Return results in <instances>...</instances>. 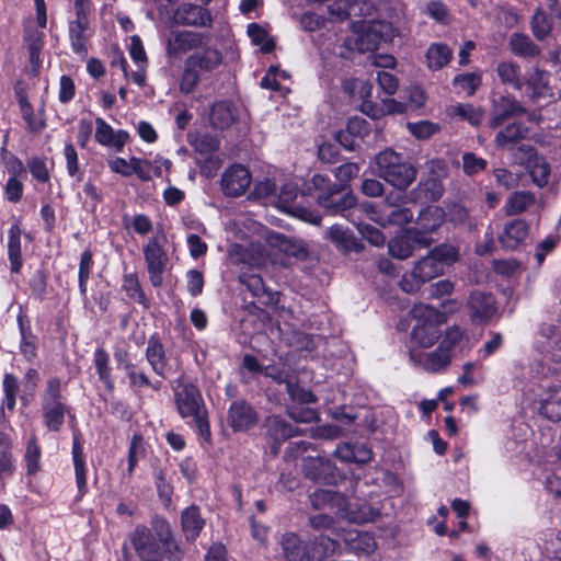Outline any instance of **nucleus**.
<instances>
[{"label": "nucleus", "instance_id": "58", "mask_svg": "<svg viewBox=\"0 0 561 561\" xmlns=\"http://www.w3.org/2000/svg\"><path fill=\"white\" fill-rule=\"evenodd\" d=\"M288 414L297 423H312L318 419L316 410L298 405L289 407Z\"/></svg>", "mask_w": 561, "mask_h": 561}, {"label": "nucleus", "instance_id": "64", "mask_svg": "<svg viewBox=\"0 0 561 561\" xmlns=\"http://www.w3.org/2000/svg\"><path fill=\"white\" fill-rule=\"evenodd\" d=\"M425 13L439 23H447L449 20L446 5L440 1H430L425 7Z\"/></svg>", "mask_w": 561, "mask_h": 561}, {"label": "nucleus", "instance_id": "23", "mask_svg": "<svg viewBox=\"0 0 561 561\" xmlns=\"http://www.w3.org/2000/svg\"><path fill=\"white\" fill-rule=\"evenodd\" d=\"M340 538L355 553L370 554L376 549L374 537L355 528H343Z\"/></svg>", "mask_w": 561, "mask_h": 561}, {"label": "nucleus", "instance_id": "43", "mask_svg": "<svg viewBox=\"0 0 561 561\" xmlns=\"http://www.w3.org/2000/svg\"><path fill=\"white\" fill-rule=\"evenodd\" d=\"M94 364L99 378L106 388L112 389L113 382L111 379V367L108 354L103 348H98L94 353Z\"/></svg>", "mask_w": 561, "mask_h": 561}, {"label": "nucleus", "instance_id": "38", "mask_svg": "<svg viewBox=\"0 0 561 561\" xmlns=\"http://www.w3.org/2000/svg\"><path fill=\"white\" fill-rule=\"evenodd\" d=\"M510 48L513 54L523 57H534L540 51L527 35L520 33H514L511 35Z\"/></svg>", "mask_w": 561, "mask_h": 561}, {"label": "nucleus", "instance_id": "34", "mask_svg": "<svg viewBox=\"0 0 561 561\" xmlns=\"http://www.w3.org/2000/svg\"><path fill=\"white\" fill-rule=\"evenodd\" d=\"M8 254L12 272H19L21 261V230L16 225L11 226L8 234Z\"/></svg>", "mask_w": 561, "mask_h": 561}, {"label": "nucleus", "instance_id": "40", "mask_svg": "<svg viewBox=\"0 0 561 561\" xmlns=\"http://www.w3.org/2000/svg\"><path fill=\"white\" fill-rule=\"evenodd\" d=\"M388 249L391 256L399 260H405L413 253V244L407 232L391 239L388 243Z\"/></svg>", "mask_w": 561, "mask_h": 561}, {"label": "nucleus", "instance_id": "6", "mask_svg": "<svg viewBox=\"0 0 561 561\" xmlns=\"http://www.w3.org/2000/svg\"><path fill=\"white\" fill-rule=\"evenodd\" d=\"M178 412L183 419L191 417L202 436L210 435L206 410L199 390L192 383L179 382L174 389Z\"/></svg>", "mask_w": 561, "mask_h": 561}, {"label": "nucleus", "instance_id": "48", "mask_svg": "<svg viewBox=\"0 0 561 561\" xmlns=\"http://www.w3.org/2000/svg\"><path fill=\"white\" fill-rule=\"evenodd\" d=\"M268 427L271 434L276 439H287L297 435V430L293 425L287 424L284 420L277 416H272L268 419Z\"/></svg>", "mask_w": 561, "mask_h": 561}, {"label": "nucleus", "instance_id": "27", "mask_svg": "<svg viewBox=\"0 0 561 561\" xmlns=\"http://www.w3.org/2000/svg\"><path fill=\"white\" fill-rule=\"evenodd\" d=\"M527 236V224L522 219H515L505 226L499 239L504 248L514 250L525 241Z\"/></svg>", "mask_w": 561, "mask_h": 561}, {"label": "nucleus", "instance_id": "21", "mask_svg": "<svg viewBox=\"0 0 561 561\" xmlns=\"http://www.w3.org/2000/svg\"><path fill=\"white\" fill-rule=\"evenodd\" d=\"M175 18L182 24L194 27L209 26L211 23L209 11L192 3H182L175 12Z\"/></svg>", "mask_w": 561, "mask_h": 561}, {"label": "nucleus", "instance_id": "50", "mask_svg": "<svg viewBox=\"0 0 561 561\" xmlns=\"http://www.w3.org/2000/svg\"><path fill=\"white\" fill-rule=\"evenodd\" d=\"M453 83L468 95H472L481 84V76L476 72L459 75L454 78Z\"/></svg>", "mask_w": 561, "mask_h": 561}, {"label": "nucleus", "instance_id": "26", "mask_svg": "<svg viewBox=\"0 0 561 561\" xmlns=\"http://www.w3.org/2000/svg\"><path fill=\"white\" fill-rule=\"evenodd\" d=\"M146 359L151 369L160 377L164 378L168 370V357L160 340L151 336L147 342Z\"/></svg>", "mask_w": 561, "mask_h": 561}, {"label": "nucleus", "instance_id": "63", "mask_svg": "<svg viewBox=\"0 0 561 561\" xmlns=\"http://www.w3.org/2000/svg\"><path fill=\"white\" fill-rule=\"evenodd\" d=\"M494 178L499 185L503 186L506 190L514 188L519 183V175L516 173H513L506 169H495L493 171Z\"/></svg>", "mask_w": 561, "mask_h": 561}, {"label": "nucleus", "instance_id": "25", "mask_svg": "<svg viewBox=\"0 0 561 561\" xmlns=\"http://www.w3.org/2000/svg\"><path fill=\"white\" fill-rule=\"evenodd\" d=\"M325 237L343 252H359L362 250L354 233L343 226L333 225L327 230Z\"/></svg>", "mask_w": 561, "mask_h": 561}, {"label": "nucleus", "instance_id": "37", "mask_svg": "<svg viewBox=\"0 0 561 561\" xmlns=\"http://www.w3.org/2000/svg\"><path fill=\"white\" fill-rule=\"evenodd\" d=\"M528 129L522 124H512L497 133L495 144L500 148H506L514 145L519 139L524 138Z\"/></svg>", "mask_w": 561, "mask_h": 561}, {"label": "nucleus", "instance_id": "41", "mask_svg": "<svg viewBox=\"0 0 561 561\" xmlns=\"http://www.w3.org/2000/svg\"><path fill=\"white\" fill-rule=\"evenodd\" d=\"M553 18L548 15L542 9H538L531 21L533 33L538 39H543L549 35L553 26Z\"/></svg>", "mask_w": 561, "mask_h": 561}, {"label": "nucleus", "instance_id": "22", "mask_svg": "<svg viewBox=\"0 0 561 561\" xmlns=\"http://www.w3.org/2000/svg\"><path fill=\"white\" fill-rule=\"evenodd\" d=\"M318 203L329 214L335 215L354 207L356 198L351 193L340 196L337 185H334L329 193H322L318 196Z\"/></svg>", "mask_w": 561, "mask_h": 561}, {"label": "nucleus", "instance_id": "31", "mask_svg": "<svg viewBox=\"0 0 561 561\" xmlns=\"http://www.w3.org/2000/svg\"><path fill=\"white\" fill-rule=\"evenodd\" d=\"M453 49L444 43H433L426 51L427 66L431 70H439L453 58Z\"/></svg>", "mask_w": 561, "mask_h": 561}, {"label": "nucleus", "instance_id": "56", "mask_svg": "<svg viewBox=\"0 0 561 561\" xmlns=\"http://www.w3.org/2000/svg\"><path fill=\"white\" fill-rule=\"evenodd\" d=\"M486 168V161L472 152L462 156V170L468 175H473Z\"/></svg>", "mask_w": 561, "mask_h": 561}, {"label": "nucleus", "instance_id": "9", "mask_svg": "<svg viewBox=\"0 0 561 561\" xmlns=\"http://www.w3.org/2000/svg\"><path fill=\"white\" fill-rule=\"evenodd\" d=\"M210 42V36L201 32H172L167 39V55L179 57Z\"/></svg>", "mask_w": 561, "mask_h": 561}, {"label": "nucleus", "instance_id": "20", "mask_svg": "<svg viewBox=\"0 0 561 561\" xmlns=\"http://www.w3.org/2000/svg\"><path fill=\"white\" fill-rule=\"evenodd\" d=\"M470 317L476 322L486 321L496 312L495 300L492 295L474 291L468 300Z\"/></svg>", "mask_w": 561, "mask_h": 561}, {"label": "nucleus", "instance_id": "51", "mask_svg": "<svg viewBox=\"0 0 561 561\" xmlns=\"http://www.w3.org/2000/svg\"><path fill=\"white\" fill-rule=\"evenodd\" d=\"M310 526L318 531L331 530L336 537L341 536L342 527H336L332 517L325 514H317L309 518Z\"/></svg>", "mask_w": 561, "mask_h": 561}, {"label": "nucleus", "instance_id": "10", "mask_svg": "<svg viewBox=\"0 0 561 561\" xmlns=\"http://www.w3.org/2000/svg\"><path fill=\"white\" fill-rule=\"evenodd\" d=\"M44 411L47 427L51 431H58L65 416V408L60 402V381L58 379L48 382L44 397Z\"/></svg>", "mask_w": 561, "mask_h": 561}, {"label": "nucleus", "instance_id": "8", "mask_svg": "<svg viewBox=\"0 0 561 561\" xmlns=\"http://www.w3.org/2000/svg\"><path fill=\"white\" fill-rule=\"evenodd\" d=\"M165 237L163 233L149 238L142 244V254L147 264L149 279L154 287L162 285V274L168 263V255L163 249Z\"/></svg>", "mask_w": 561, "mask_h": 561}, {"label": "nucleus", "instance_id": "60", "mask_svg": "<svg viewBox=\"0 0 561 561\" xmlns=\"http://www.w3.org/2000/svg\"><path fill=\"white\" fill-rule=\"evenodd\" d=\"M357 228L363 238L366 239L373 245L381 247L385 244L386 238L382 234V232L376 227L368 224H362L358 225Z\"/></svg>", "mask_w": 561, "mask_h": 561}, {"label": "nucleus", "instance_id": "59", "mask_svg": "<svg viewBox=\"0 0 561 561\" xmlns=\"http://www.w3.org/2000/svg\"><path fill=\"white\" fill-rule=\"evenodd\" d=\"M463 332L458 327H453L448 329L445 333V336L439 343L445 351L451 354V350L458 346L463 341Z\"/></svg>", "mask_w": 561, "mask_h": 561}, {"label": "nucleus", "instance_id": "28", "mask_svg": "<svg viewBox=\"0 0 561 561\" xmlns=\"http://www.w3.org/2000/svg\"><path fill=\"white\" fill-rule=\"evenodd\" d=\"M282 547L287 561H312L307 543L296 534L289 533L284 535Z\"/></svg>", "mask_w": 561, "mask_h": 561}, {"label": "nucleus", "instance_id": "5", "mask_svg": "<svg viewBox=\"0 0 561 561\" xmlns=\"http://www.w3.org/2000/svg\"><path fill=\"white\" fill-rule=\"evenodd\" d=\"M412 314L416 323L411 332L410 347L423 350L434 346L442 337V313L427 305H419L412 309Z\"/></svg>", "mask_w": 561, "mask_h": 561}, {"label": "nucleus", "instance_id": "13", "mask_svg": "<svg viewBox=\"0 0 561 561\" xmlns=\"http://www.w3.org/2000/svg\"><path fill=\"white\" fill-rule=\"evenodd\" d=\"M297 195L298 184L293 182L285 183L279 191L278 207L286 213L296 214L305 221H308L313 225H319L321 220L319 214L293 205V202L296 199Z\"/></svg>", "mask_w": 561, "mask_h": 561}, {"label": "nucleus", "instance_id": "55", "mask_svg": "<svg viewBox=\"0 0 561 561\" xmlns=\"http://www.w3.org/2000/svg\"><path fill=\"white\" fill-rule=\"evenodd\" d=\"M67 172L71 178L81 179L82 172L79 169L78 153L72 144H67L64 149Z\"/></svg>", "mask_w": 561, "mask_h": 561}, {"label": "nucleus", "instance_id": "46", "mask_svg": "<svg viewBox=\"0 0 561 561\" xmlns=\"http://www.w3.org/2000/svg\"><path fill=\"white\" fill-rule=\"evenodd\" d=\"M353 88L358 90L359 96L364 100L362 104V111L371 117L378 116V110H375L369 98L371 96L373 85L362 80H354Z\"/></svg>", "mask_w": 561, "mask_h": 561}, {"label": "nucleus", "instance_id": "7", "mask_svg": "<svg viewBox=\"0 0 561 561\" xmlns=\"http://www.w3.org/2000/svg\"><path fill=\"white\" fill-rule=\"evenodd\" d=\"M387 26L375 20H358L352 23V33L344 41L348 50L357 53L373 51L383 37Z\"/></svg>", "mask_w": 561, "mask_h": 561}, {"label": "nucleus", "instance_id": "24", "mask_svg": "<svg viewBox=\"0 0 561 561\" xmlns=\"http://www.w3.org/2000/svg\"><path fill=\"white\" fill-rule=\"evenodd\" d=\"M229 422L233 430L244 431L257 422L255 411L244 401H236L229 410Z\"/></svg>", "mask_w": 561, "mask_h": 561}, {"label": "nucleus", "instance_id": "14", "mask_svg": "<svg viewBox=\"0 0 561 561\" xmlns=\"http://www.w3.org/2000/svg\"><path fill=\"white\" fill-rule=\"evenodd\" d=\"M91 35L89 13H76V19L69 22V39L75 54L87 55V42Z\"/></svg>", "mask_w": 561, "mask_h": 561}, {"label": "nucleus", "instance_id": "12", "mask_svg": "<svg viewBox=\"0 0 561 561\" xmlns=\"http://www.w3.org/2000/svg\"><path fill=\"white\" fill-rule=\"evenodd\" d=\"M251 181V173L245 167L233 164L224 172L221 186L226 195L236 197L242 195L248 190Z\"/></svg>", "mask_w": 561, "mask_h": 561}, {"label": "nucleus", "instance_id": "16", "mask_svg": "<svg viewBox=\"0 0 561 561\" xmlns=\"http://www.w3.org/2000/svg\"><path fill=\"white\" fill-rule=\"evenodd\" d=\"M302 471L307 478L323 483L335 480V467L325 457H307L302 462Z\"/></svg>", "mask_w": 561, "mask_h": 561}, {"label": "nucleus", "instance_id": "15", "mask_svg": "<svg viewBox=\"0 0 561 561\" xmlns=\"http://www.w3.org/2000/svg\"><path fill=\"white\" fill-rule=\"evenodd\" d=\"M524 113L525 108L516 99L510 95H501L492 102L490 126L492 128L499 127L506 119Z\"/></svg>", "mask_w": 561, "mask_h": 561}, {"label": "nucleus", "instance_id": "61", "mask_svg": "<svg viewBox=\"0 0 561 561\" xmlns=\"http://www.w3.org/2000/svg\"><path fill=\"white\" fill-rule=\"evenodd\" d=\"M286 391L296 403H311L316 401V397L311 391L294 385L291 380L287 382Z\"/></svg>", "mask_w": 561, "mask_h": 561}, {"label": "nucleus", "instance_id": "11", "mask_svg": "<svg viewBox=\"0 0 561 561\" xmlns=\"http://www.w3.org/2000/svg\"><path fill=\"white\" fill-rule=\"evenodd\" d=\"M409 355L411 362L430 373H438L445 369L451 362V354L439 345L432 352H423L416 347H410Z\"/></svg>", "mask_w": 561, "mask_h": 561}, {"label": "nucleus", "instance_id": "17", "mask_svg": "<svg viewBox=\"0 0 561 561\" xmlns=\"http://www.w3.org/2000/svg\"><path fill=\"white\" fill-rule=\"evenodd\" d=\"M539 413L548 420H561V386L553 385L543 389L536 400Z\"/></svg>", "mask_w": 561, "mask_h": 561}, {"label": "nucleus", "instance_id": "42", "mask_svg": "<svg viewBox=\"0 0 561 561\" xmlns=\"http://www.w3.org/2000/svg\"><path fill=\"white\" fill-rule=\"evenodd\" d=\"M525 84L527 89H529V95L531 98H540L546 94L548 87V75L543 71L535 69L529 73Z\"/></svg>", "mask_w": 561, "mask_h": 561}, {"label": "nucleus", "instance_id": "45", "mask_svg": "<svg viewBox=\"0 0 561 561\" xmlns=\"http://www.w3.org/2000/svg\"><path fill=\"white\" fill-rule=\"evenodd\" d=\"M145 456V443L140 435H134L128 450L127 473L131 476L138 461Z\"/></svg>", "mask_w": 561, "mask_h": 561}, {"label": "nucleus", "instance_id": "62", "mask_svg": "<svg viewBox=\"0 0 561 561\" xmlns=\"http://www.w3.org/2000/svg\"><path fill=\"white\" fill-rule=\"evenodd\" d=\"M133 174H136L141 181H150L152 178V161L131 157Z\"/></svg>", "mask_w": 561, "mask_h": 561}, {"label": "nucleus", "instance_id": "36", "mask_svg": "<svg viewBox=\"0 0 561 561\" xmlns=\"http://www.w3.org/2000/svg\"><path fill=\"white\" fill-rule=\"evenodd\" d=\"M496 73L500 80L512 85L516 90H522L524 83L520 80V69L513 61H501L496 67Z\"/></svg>", "mask_w": 561, "mask_h": 561}, {"label": "nucleus", "instance_id": "1", "mask_svg": "<svg viewBox=\"0 0 561 561\" xmlns=\"http://www.w3.org/2000/svg\"><path fill=\"white\" fill-rule=\"evenodd\" d=\"M460 257L459 248L451 243H442L415 262L412 271L405 274L400 286L405 293H413L431 279L444 274L445 270Z\"/></svg>", "mask_w": 561, "mask_h": 561}, {"label": "nucleus", "instance_id": "54", "mask_svg": "<svg viewBox=\"0 0 561 561\" xmlns=\"http://www.w3.org/2000/svg\"><path fill=\"white\" fill-rule=\"evenodd\" d=\"M240 282L249 289L254 297H262L266 294V288L263 279L256 274L243 273L240 275Z\"/></svg>", "mask_w": 561, "mask_h": 561}, {"label": "nucleus", "instance_id": "35", "mask_svg": "<svg viewBox=\"0 0 561 561\" xmlns=\"http://www.w3.org/2000/svg\"><path fill=\"white\" fill-rule=\"evenodd\" d=\"M535 204V195L529 192L518 191L513 193L505 203L506 215H517Z\"/></svg>", "mask_w": 561, "mask_h": 561}, {"label": "nucleus", "instance_id": "53", "mask_svg": "<svg viewBox=\"0 0 561 561\" xmlns=\"http://www.w3.org/2000/svg\"><path fill=\"white\" fill-rule=\"evenodd\" d=\"M122 287L129 298L135 299L136 301H138L140 304L145 302V295L141 290V287H140V284H139V280H138V277L136 276V274H133V273L126 274L124 276Z\"/></svg>", "mask_w": 561, "mask_h": 561}, {"label": "nucleus", "instance_id": "3", "mask_svg": "<svg viewBox=\"0 0 561 561\" xmlns=\"http://www.w3.org/2000/svg\"><path fill=\"white\" fill-rule=\"evenodd\" d=\"M169 536V525L162 524L156 531L138 526L129 535L123 547L124 560L162 561L161 541Z\"/></svg>", "mask_w": 561, "mask_h": 561}, {"label": "nucleus", "instance_id": "4", "mask_svg": "<svg viewBox=\"0 0 561 561\" xmlns=\"http://www.w3.org/2000/svg\"><path fill=\"white\" fill-rule=\"evenodd\" d=\"M375 164V173L397 190L405 191L416 179L415 167L393 149L376 154Z\"/></svg>", "mask_w": 561, "mask_h": 561}, {"label": "nucleus", "instance_id": "44", "mask_svg": "<svg viewBox=\"0 0 561 561\" xmlns=\"http://www.w3.org/2000/svg\"><path fill=\"white\" fill-rule=\"evenodd\" d=\"M248 35L255 45H260L264 53H270L274 48V42L268 37L266 31L256 23L248 25Z\"/></svg>", "mask_w": 561, "mask_h": 561}, {"label": "nucleus", "instance_id": "49", "mask_svg": "<svg viewBox=\"0 0 561 561\" xmlns=\"http://www.w3.org/2000/svg\"><path fill=\"white\" fill-rule=\"evenodd\" d=\"M210 119L214 126L224 129L231 124L233 117L226 103H217L211 108Z\"/></svg>", "mask_w": 561, "mask_h": 561}, {"label": "nucleus", "instance_id": "52", "mask_svg": "<svg viewBox=\"0 0 561 561\" xmlns=\"http://www.w3.org/2000/svg\"><path fill=\"white\" fill-rule=\"evenodd\" d=\"M409 131L417 139H427L439 130V125L430 121L408 123Z\"/></svg>", "mask_w": 561, "mask_h": 561}, {"label": "nucleus", "instance_id": "32", "mask_svg": "<svg viewBox=\"0 0 561 561\" xmlns=\"http://www.w3.org/2000/svg\"><path fill=\"white\" fill-rule=\"evenodd\" d=\"M203 527L204 519L201 517L198 507L190 506L182 513V528L186 539H196Z\"/></svg>", "mask_w": 561, "mask_h": 561}, {"label": "nucleus", "instance_id": "33", "mask_svg": "<svg viewBox=\"0 0 561 561\" xmlns=\"http://www.w3.org/2000/svg\"><path fill=\"white\" fill-rule=\"evenodd\" d=\"M446 218L443 208L438 206H428L423 209L417 217V225L425 232L436 231Z\"/></svg>", "mask_w": 561, "mask_h": 561}, {"label": "nucleus", "instance_id": "57", "mask_svg": "<svg viewBox=\"0 0 561 561\" xmlns=\"http://www.w3.org/2000/svg\"><path fill=\"white\" fill-rule=\"evenodd\" d=\"M41 458V448L36 444L35 439L32 438L26 445L25 461L28 473H35L38 470V463Z\"/></svg>", "mask_w": 561, "mask_h": 561}, {"label": "nucleus", "instance_id": "39", "mask_svg": "<svg viewBox=\"0 0 561 561\" xmlns=\"http://www.w3.org/2000/svg\"><path fill=\"white\" fill-rule=\"evenodd\" d=\"M370 218L381 226L388 224L402 226L412 220L413 211L408 207H398L392 208L388 214L371 216Z\"/></svg>", "mask_w": 561, "mask_h": 561}, {"label": "nucleus", "instance_id": "30", "mask_svg": "<svg viewBox=\"0 0 561 561\" xmlns=\"http://www.w3.org/2000/svg\"><path fill=\"white\" fill-rule=\"evenodd\" d=\"M519 150H524L528 153L527 167L529 168L534 183L540 187L545 186L549 180L548 163L543 158L534 154L530 147L526 149V147L523 146L519 148Z\"/></svg>", "mask_w": 561, "mask_h": 561}, {"label": "nucleus", "instance_id": "2", "mask_svg": "<svg viewBox=\"0 0 561 561\" xmlns=\"http://www.w3.org/2000/svg\"><path fill=\"white\" fill-rule=\"evenodd\" d=\"M224 62L220 49L207 43L196 48L184 61L179 89L184 94L192 93L198 83L210 77Z\"/></svg>", "mask_w": 561, "mask_h": 561}, {"label": "nucleus", "instance_id": "47", "mask_svg": "<svg viewBox=\"0 0 561 561\" xmlns=\"http://www.w3.org/2000/svg\"><path fill=\"white\" fill-rule=\"evenodd\" d=\"M337 541L329 536L321 535L313 541L314 554L320 560L333 556L337 551Z\"/></svg>", "mask_w": 561, "mask_h": 561}, {"label": "nucleus", "instance_id": "18", "mask_svg": "<svg viewBox=\"0 0 561 561\" xmlns=\"http://www.w3.org/2000/svg\"><path fill=\"white\" fill-rule=\"evenodd\" d=\"M95 140L105 147H114L122 151L127 142L129 135L126 130H114L102 117L95 119Z\"/></svg>", "mask_w": 561, "mask_h": 561}, {"label": "nucleus", "instance_id": "29", "mask_svg": "<svg viewBox=\"0 0 561 561\" xmlns=\"http://www.w3.org/2000/svg\"><path fill=\"white\" fill-rule=\"evenodd\" d=\"M447 115L453 119L468 122L472 126H479L484 118V111L470 103H456L446 108Z\"/></svg>", "mask_w": 561, "mask_h": 561}, {"label": "nucleus", "instance_id": "19", "mask_svg": "<svg viewBox=\"0 0 561 561\" xmlns=\"http://www.w3.org/2000/svg\"><path fill=\"white\" fill-rule=\"evenodd\" d=\"M46 26L38 24L37 18H31L24 24V45L30 53V60L32 64L37 62L41 50L44 46Z\"/></svg>", "mask_w": 561, "mask_h": 561}]
</instances>
